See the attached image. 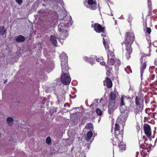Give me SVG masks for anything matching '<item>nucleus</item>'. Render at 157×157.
<instances>
[{
  "instance_id": "de8ad7c7",
  "label": "nucleus",
  "mask_w": 157,
  "mask_h": 157,
  "mask_svg": "<svg viewBox=\"0 0 157 157\" xmlns=\"http://www.w3.org/2000/svg\"><path fill=\"white\" fill-rule=\"evenodd\" d=\"M146 38L147 40H150V35H146Z\"/></svg>"
},
{
  "instance_id": "f03ea898",
  "label": "nucleus",
  "mask_w": 157,
  "mask_h": 157,
  "mask_svg": "<svg viewBox=\"0 0 157 157\" xmlns=\"http://www.w3.org/2000/svg\"><path fill=\"white\" fill-rule=\"evenodd\" d=\"M72 24L71 21L70 20V18L69 17L67 18V17H66L58 25V29L60 33H62V34L64 33H67V32L66 30H64L63 27H68L71 25Z\"/></svg>"
},
{
  "instance_id": "423d86ee",
  "label": "nucleus",
  "mask_w": 157,
  "mask_h": 157,
  "mask_svg": "<svg viewBox=\"0 0 157 157\" xmlns=\"http://www.w3.org/2000/svg\"><path fill=\"white\" fill-rule=\"evenodd\" d=\"M127 116L124 113L121 114L117 118L116 122L121 124L123 129L125 125L126 121L127 119Z\"/></svg>"
},
{
  "instance_id": "dca6fc26",
  "label": "nucleus",
  "mask_w": 157,
  "mask_h": 157,
  "mask_svg": "<svg viewBox=\"0 0 157 157\" xmlns=\"http://www.w3.org/2000/svg\"><path fill=\"white\" fill-rule=\"evenodd\" d=\"M95 57H85L83 58V59L86 62H88L91 65H93L95 63Z\"/></svg>"
},
{
  "instance_id": "49530a36",
  "label": "nucleus",
  "mask_w": 157,
  "mask_h": 157,
  "mask_svg": "<svg viewBox=\"0 0 157 157\" xmlns=\"http://www.w3.org/2000/svg\"><path fill=\"white\" fill-rule=\"evenodd\" d=\"M152 5H148V8L149 10H152Z\"/></svg>"
},
{
  "instance_id": "20e7f679",
  "label": "nucleus",
  "mask_w": 157,
  "mask_h": 157,
  "mask_svg": "<svg viewBox=\"0 0 157 157\" xmlns=\"http://www.w3.org/2000/svg\"><path fill=\"white\" fill-rule=\"evenodd\" d=\"M122 127L121 124L116 122L114 128V134L116 137H123L124 134V129L123 128L120 131V127Z\"/></svg>"
},
{
  "instance_id": "5701e85b",
  "label": "nucleus",
  "mask_w": 157,
  "mask_h": 157,
  "mask_svg": "<svg viewBox=\"0 0 157 157\" xmlns=\"http://www.w3.org/2000/svg\"><path fill=\"white\" fill-rule=\"evenodd\" d=\"M25 40V37L22 35H19L16 38V41L18 42H22Z\"/></svg>"
},
{
  "instance_id": "6e6d98bb",
  "label": "nucleus",
  "mask_w": 157,
  "mask_h": 157,
  "mask_svg": "<svg viewBox=\"0 0 157 157\" xmlns=\"http://www.w3.org/2000/svg\"><path fill=\"white\" fill-rule=\"evenodd\" d=\"M153 12L155 14H156L157 13V10H154L153 11Z\"/></svg>"
},
{
  "instance_id": "2f4dec72",
  "label": "nucleus",
  "mask_w": 157,
  "mask_h": 157,
  "mask_svg": "<svg viewBox=\"0 0 157 157\" xmlns=\"http://www.w3.org/2000/svg\"><path fill=\"white\" fill-rule=\"evenodd\" d=\"M125 71L128 74H129L130 73H132V70L130 66H127V67L125 68Z\"/></svg>"
},
{
  "instance_id": "ea45409f",
  "label": "nucleus",
  "mask_w": 157,
  "mask_h": 157,
  "mask_svg": "<svg viewBox=\"0 0 157 157\" xmlns=\"http://www.w3.org/2000/svg\"><path fill=\"white\" fill-rule=\"evenodd\" d=\"M87 119V117L86 116H84L82 119V123L84 124L85 123V121Z\"/></svg>"
},
{
  "instance_id": "4468645a",
  "label": "nucleus",
  "mask_w": 157,
  "mask_h": 157,
  "mask_svg": "<svg viewBox=\"0 0 157 157\" xmlns=\"http://www.w3.org/2000/svg\"><path fill=\"white\" fill-rule=\"evenodd\" d=\"M101 36H102L105 37L103 38V43L105 48H108V47H109V44L110 43V41L109 39L106 36V35L105 34H102Z\"/></svg>"
},
{
  "instance_id": "338daca9",
  "label": "nucleus",
  "mask_w": 157,
  "mask_h": 157,
  "mask_svg": "<svg viewBox=\"0 0 157 157\" xmlns=\"http://www.w3.org/2000/svg\"><path fill=\"white\" fill-rule=\"evenodd\" d=\"M69 131H68V135L69 134Z\"/></svg>"
},
{
  "instance_id": "4be33fe9",
  "label": "nucleus",
  "mask_w": 157,
  "mask_h": 157,
  "mask_svg": "<svg viewBox=\"0 0 157 157\" xmlns=\"http://www.w3.org/2000/svg\"><path fill=\"white\" fill-rule=\"evenodd\" d=\"M134 106V104L133 102L130 103L128 107L125 106L124 108V112L126 111L130 112L132 111Z\"/></svg>"
},
{
  "instance_id": "412c9836",
  "label": "nucleus",
  "mask_w": 157,
  "mask_h": 157,
  "mask_svg": "<svg viewBox=\"0 0 157 157\" xmlns=\"http://www.w3.org/2000/svg\"><path fill=\"white\" fill-rule=\"evenodd\" d=\"M112 143L113 145H116L117 143H118V144L120 142L123 141V138H113L112 139Z\"/></svg>"
},
{
  "instance_id": "f257e3e1",
  "label": "nucleus",
  "mask_w": 157,
  "mask_h": 157,
  "mask_svg": "<svg viewBox=\"0 0 157 157\" xmlns=\"http://www.w3.org/2000/svg\"><path fill=\"white\" fill-rule=\"evenodd\" d=\"M135 39V35L133 32L131 31L126 32L124 37V41L122 43H124L125 46V50L127 51L125 56L128 60L131 58V54L132 52L131 47Z\"/></svg>"
},
{
  "instance_id": "58836bf2",
  "label": "nucleus",
  "mask_w": 157,
  "mask_h": 157,
  "mask_svg": "<svg viewBox=\"0 0 157 157\" xmlns=\"http://www.w3.org/2000/svg\"><path fill=\"white\" fill-rule=\"evenodd\" d=\"M97 113L99 115H101L102 113V111L99 109L98 108L96 110Z\"/></svg>"
},
{
  "instance_id": "79ce46f5",
  "label": "nucleus",
  "mask_w": 157,
  "mask_h": 157,
  "mask_svg": "<svg viewBox=\"0 0 157 157\" xmlns=\"http://www.w3.org/2000/svg\"><path fill=\"white\" fill-rule=\"evenodd\" d=\"M136 128L137 132H139L141 129L140 125H137L136 126Z\"/></svg>"
},
{
  "instance_id": "393cba45",
  "label": "nucleus",
  "mask_w": 157,
  "mask_h": 157,
  "mask_svg": "<svg viewBox=\"0 0 157 157\" xmlns=\"http://www.w3.org/2000/svg\"><path fill=\"white\" fill-rule=\"evenodd\" d=\"M56 38H57L56 36L53 35H52L50 38V41L52 42V43L55 46H56L57 44Z\"/></svg>"
},
{
  "instance_id": "a878e982",
  "label": "nucleus",
  "mask_w": 157,
  "mask_h": 157,
  "mask_svg": "<svg viewBox=\"0 0 157 157\" xmlns=\"http://www.w3.org/2000/svg\"><path fill=\"white\" fill-rule=\"evenodd\" d=\"M105 68L107 72L106 74L109 77L111 74V71L112 70V67H110L108 65H106Z\"/></svg>"
},
{
  "instance_id": "680f3d73",
  "label": "nucleus",
  "mask_w": 157,
  "mask_h": 157,
  "mask_svg": "<svg viewBox=\"0 0 157 157\" xmlns=\"http://www.w3.org/2000/svg\"><path fill=\"white\" fill-rule=\"evenodd\" d=\"M13 141H14L15 143H16V139H15V140H14Z\"/></svg>"
},
{
  "instance_id": "8fccbe9b",
  "label": "nucleus",
  "mask_w": 157,
  "mask_h": 157,
  "mask_svg": "<svg viewBox=\"0 0 157 157\" xmlns=\"http://www.w3.org/2000/svg\"><path fill=\"white\" fill-rule=\"evenodd\" d=\"M148 43L149 44V47H150L151 45V40H147Z\"/></svg>"
},
{
  "instance_id": "bb28decb",
  "label": "nucleus",
  "mask_w": 157,
  "mask_h": 157,
  "mask_svg": "<svg viewBox=\"0 0 157 157\" xmlns=\"http://www.w3.org/2000/svg\"><path fill=\"white\" fill-rule=\"evenodd\" d=\"M13 119L11 117H8L7 119V123L10 126L13 125Z\"/></svg>"
},
{
  "instance_id": "7c9ffc66",
  "label": "nucleus",
  "mask_w": 157,
  "mask_h": 157,
  "mask_svg": "<svg viewBox=\"0 0 157 157\" xmlns=\"http://www.w3.org/2000/svg\"><path fill=\"white\" fill-rule=\"evenodd\" d=\"M142 141L143 140L141 141V140H139V144L141 143V144L140 145V147L144 149H147V151L149 152L150 149L148 150V149L144 145L141 143V142H142Z\"/></svg>"
},
{
  "instance_id": "f8f14e48",
  "label": "nucleus",
  "mask_w": 157,
  "mask_h": 157,
  "mask_svg": "<svg viewBox=\"0 0 157 157\" xmlns=\"http://www.w3.org/2000/svg\"><path fill=\"white\" fill-rule=\"evenodd\" d=\"M115 101H109V102L108 106V113L110 114L113 113L115 109Z\"/></svg>"
},
{
  "instance_id": "7ed1b4c3",
  "label": "nucleus",
  "mask_w": 157,
  "mask_h": 157,
  "mask_svg": "<svg viewBox=\"0 0 157 157\" xmlns=\"http://www.w3.org/2000/svg\"><path fill=\"white\" fill-rule=\"evenodd\" d=\"M149 56L150 55H149L144 54L141 56V57L140 58V61L141 64L140 73L142 78L143 74L147 67V63L148 61V59L147 58V57Z\"/></svg>"
},
{
  "instance_id": "3c124183",
  "label": "nucleus",
  "mask_w": 157,
  "mask_h": 157,
  "mask_svg": "<svg viewBox=\"0 0 157 157\" xmlns=\"http://www.w3.org/2000/svg\"><path fill=\"white\" fill-rule=\"evenodd\" d=\"M147 4H148V5H152L151 0H148Z\"/></svg>"
},
{
  "instance_id": "e433bc0d",
  "label": "nucleus",
  "mask_w": 157,
  "mask_h": 157,
  "mask_svg": "<svg viewBox=\"0 0 157 157\" xmlns=\"http://www.w3.org/2000/svg\"><path fill=\"white\" fill-rule=\"evenodd\" d=\"M145 112L149 115H151V109L149 108H147L145 110Z\"/></svg>"
},
{
  "instance_id": "cd10ccee",
  "label": "nucleus",
  "mask_w": 157,
  "mask_h": 157,
  "mask_svg": "<svg viewBox=\"0 0 157 157\" xmlns=\"http://www.w3.org/2000/svg\"><path fill=\"white\" fill-rule=\"evenodd\" d=\"M6 30L4 26H0V35H3L6 33Z\"/></svg>"
},
{
  "instance_id": "6ab92c4d",
  "label": "nucleus",
  "mask_w": 157,
  "mask_h": 157,
  "mask_svg": "<svg viewBox=\"0 0 157 157\" xmlns=\"http://www.w3.org/2000/svg\"><path fill=\"white\" fill-rule=\"evenodd\" d=\"M60 58L61 62H62V61L63 62H68V57L66 54L65 52H63L61 54Z\"/></svg>"
},
{
  "instance_id": "864d4df0",
  "label": "nucleus",
  "mask_w": 157,
  "mask_h": 157,
  "mask_svg": "<svg viewBox=\"0 0 157 157\" xmlns=\"http://www.w3.org/2000/svg\"><path fill=\"white\" fill-rule=\"evenodd\" d=\"M132 17L131 16H129V17H128V19H129V20H130V21L129 20L128 21L129 23L131 22V20L132 19Z\"/></svg>"
},
{
  "instance_id": "a211bd4d",
  "label": "nucleus",
  "mask_w": 157,
  "mask_h": 157,
  "mask_svg": "<svg viewBox=\"0 0 157 157\" xmlns=\"http://www.w3.org/2000/svg\"><path fill=\"white\" fill-rule=\"evenodd\" d=\"M105 82L106 84L105 85L104 83V85H106L108 88H110L112 87L113 86L112 82L109 78L107 77L106 78Z\"/></svg>"
},
{
  "instance_id": "052dcab7",
  "label": "nucleus",
  "mask_w": 157,
  "mask_h": 157,
  "mask_svg": "<svg viewBox=\"0 0 157 157\" xmlns=\"http://www.w3.org/2000/svg\"><path fill=\"white\" fill-rule=\"evenodd\" d=\"M127 98L128 99H130L131 98L130 97H127Z\"/></svg>"
},
{
  "instance_id": "1a4fd4ad",
  "label": "nucleus",
  "mask_w": 157,
  "mask_h": 157,
  "mask_svg": "<svg viewBox=\"0 0 157 157\" xmlns=\"http://www.w3.org/2000/svg\"><path fill=\"white\" fill-rule=\"evenodd\" d=\"M144 132L145 135L148 137H149L151 135V127L147 124H145L143 126Z\"/></svg>"
},
{
  "instance_id": "4d7b16f0",
  "label": "nucleus",
  "mask_w": 157,
  "mask_h": 157,
  "mask_svg": "<svg viewBox=\"0 0 157 157\" xmlns=\"http://www.w3.org/2000/svg\"><path fill=\"white\" fill-rule=\"evenodd\" d=\"M143 139L144 140V143H145V141L146 140V138H143Z\"/></svg>"
},
{
  "instance_id": "9b49d317",
  "label": "nucleus",
  "mask_w": 157,
  "mask_h": 157,
  "mask_svg": "<svg viewBox=\"0 0 157 157\" xmlns=\"http://www.w3.org/2000/svg\"><path fill=\"white\" fill-rule=\"evenodd\" d=\"M144 99L142 97L136 96L135 98V105H140L144 106Z\"/></svg>"
},
{
  "instance_id": "4c0bfd02",
  "label": "nucleus",
  "mask_w": 157,
  "mask_h": 157,
  "mask_svg": "<svg viewBox=\"0 0 157 157\" xmlns=\"http://www.w3.org/2000/svg\"><path fill=\"white\" fill-rule=\"evenodd\" d=\"M93 135V132L91 131L87 132V137H91Z\"/></svg>"
},
{
  "instance_id": "b1692460",
  "label": "nucleus",
  "mask_w": 157,
  "mask_h": 157,
  "mask_svg": "<svg viewBox=\"0 0 157 157\" xmlns=\"http://www.w3.org/2000/svg\"><path fill=\"white\" fill-rule=\"evenodd\" d=\"M116 98V94L113 92H111L110 95V98L109 99V101H115V100Z\"/></svg>"
},
{
  "instance_id": "72a5a7b5",
  "label": "nucleus",
  "mask_w": 157,
  "mask_h": 157,
  "mask_svg": "<svg viewBox=\"0 0 157 157\" xmlns=\"http://www.w3.org/2000/svg\"><path fill=\"white\" fill-rule=\"evenodd\" d=\"M108 63H109V61L110 62V64H110L111 65H114V64L115 63V60L114 59H113V58H111L110 59V60L109 59V61L108 60Z\"/></svg>"
},
{
  "instance_id": "473e14b6",
  "label": "nucleus",
  "mask_w": 157,
  "mask_h": 157,
  "mask_svg": "<svg viewBox=\"0 0 157 157\" xmlns=\"http://www.w3.org/2000/svg\"><path fill=\"white\" fill-rule=\"evenodd\" d=\"M145 29L144 30L146 33H148V34H151V29L149 27H146L145 28Z\"/></svg>"
},
{
  "instance_id": "774afa93",
  "label": "nucleus",
  "mask_w": 157,
  "mask_h": 157,
  "mask_svg": "<svg viewBox=\"0 0 157 157\" xmlns=\"http://www.w3.org/2000/svg\"><path fill=\"white\" fill-rule=\"evenodd\" d=\"M157 140V139H156V140H155V142Z\"/></svg>"
},
{
  "instance_id": "603ef678",
  "label": "nucleus",
  "mask_w": 157,
  "mask_h": 157,
  "mask_svg": "<svg viewBox=\"0 0 157 157\" xmlns=\"http://www.w3.org/2000/svg\"><path fill=\"white\" fill-rule=\"evenodd\" d=\"M154 64L155 66H157V59H155Z\"/></svg>"
},
{
  "instance_id": "09e8293b",
  "label": "nucleus",
  "mask_w": 157,
  "mask_h": 157,
  "mask_svg": "<svg viewBox=\"0 0 157 157\" xmlns=\"http://www.w3.org/2000/svg\"><path fill=\"white\" fill-rule=\"evenodd\" d=\"M100 64L102 65H105V63L104 61H102L100 62Z\"/></svg>"
},
{
  "instance_id": "c03bdc74",
  "label": "nucleus",
  "mask_w": 157,
  "mask_h": 157,
  "mask_svg": "<svg viewBox=\"0 0 157 157\" xmlns=\"http://www.w3.org/2000/svg\"><path fill=\"white\" fill-rule=\"evenodd\" d=\"M156 114V113L155 112L151 113V115L150 116L152 117L154 119H156L157 118V117H156V118L155 117V115Z\"/></svg>"
},
{
  "instance_id": "69168bd1",
  "label": "nucleus",
  "mask_w": 157,
  "mask_h": 157,
  "mask_svg": "<svg viewBox=\"0 0 157 157\" xmlns=\"http://www.w3.org/2000/svg\"><path fill=\"white\" fill-rule=\"evenodd\" d=\"M82 138H81V140H82Z\"/></svg>"
},
{
  "instance_id": "0eeeda50",
  "label": "nucleus",
  "mask_w": 157,
  "mask_h": 157,
  "mask_svg": "<svg viewBox=\"0 0 157 157\" xmlns=\"http://www.w3.org/2000/svg\"><path fill=\"white\" fill-rule=\"evenodd\" d=\"M71 81V78L70 75L67 73H62L61 76V82L65 85H69Z\"/></svg>"
},
{
  "instance_id": "a18cd8bd",
  "label": "nucleus",
  "mask_w": 157,
  "mask_h": 157,
  "mask_svg": "<svg viewBox=\"0 0 157 157\" xmlns=\"http://www.w3.org/2000/svg\"><path fill=\"white\" fill-rule=\"evenodd\" d=\"M143 25L144 27H147V20H145L144 23L143 24Z\"/></svg>"
},
{
  "instance_id": "a19ab883",
  "label": "nucleus",
  "mask_w": 157,
  "mask_h": 157,
  "mask_svg": "<svg viewBox=\"0 0 157 157\" xmlns=\"http://www.w3.org/2000/svg\"><path fill=\"white\" fill-rule=\"evenodd\" d=\"M51 138H47L46 142L48 144H49L51 143Z\"/></svg>"
},
{
  "instance_id": "13d9d810",
  "label": "nucleus",
  "mask_w": 157,
  "mask_h": 157,
  "mask_svg": "<svg viewBox=\"0 0 157 157\" xmlns=\"http://www.w3.org/2000/svg\"><path fill=\"white\" fill-rule=\"evenodd\" d=\"M156 19H157V16L155 17L154 18V19L155 20H156Z\"/></svg>"
},
{
  "instance_id": "c756f323",
  "label": "nucleus",
  "mask_w": 157,
  "mask_h": 157,
  "mask_svg": "<svg viewBox=\"0 0 157 157\" xmlns=\"http://www.w3.org/2000/svg\"><path fill=\"white\" fill-rule=\"evenodd\" d=\"M94 139V138H85L84 140L85 142H86V144L87 145H90V144L93 141Z\"/></svg>"
},
{
  "instance_id": "e2e57ef3",
  "label": "nucleus",
  "mask_w": 157,
  "mask_h": 157,
  "mask_svg": "<svg viewBox=\"0 0 157 157\" xmlns=\"http://www.w3.org/2000/svg\"><path fill=\"white\" fill-rule=\"evenodd\" d=\"M154 109H151V110H152V111H153Z\"/></svg>"
},
{
  "instance_id": "f3484780",
  "label": "nucleus",
  "mask_w": 157,
  "mask_h": 157,
  "mask_svg": "<svg viewBox=\"0 0 157 157\" xmlns=\"http://www.w3.org/2000/svg\"><path fill=\"white\" fill-rule=\"evenodd\" d=\"M143 106L140 105H135V109L134 110L135 113L136 114L139 113L140 112H141L144 109Z\"/></svg>"
},
{
  "instance_id": "9d476101",
  "label": "nucleus",
  "mask_w": 157,
  "mask_h": 157,
  "mask_svg": "<svg viewBox=\"0 0 157 157\" xmlns=\"http://www.w3.org/2000/svg\"><path fill=\"white\" fill-rule=\"evenodd\" d=\"M126 96L123 95L122 96L121 99L120 103L119 109L121 113H124V108L125 107V104L124 102V99L126 98Z\"/></svg>"
},
{
  "instance_id": "6e6552de",
  "label": "nucleus",
  "mask_w": 157,
  "mask_h": 157,
  "mask_svg": "<svg viewBox=\"0 0 157 157\" xmlns=\"http://www.w3.org/2000/svg\"><path fill=\"white\" fill-rule=\"evenodd\" d=\"M88 5L86 7L92 10H95L97 8V4L95 0H86Z\"/></svg>"
},
{
  "instance_id": "39448f33",
  "label": "nucleus",
  "mask_w": 157,
  "mask_h": 157,
  "mask_svg": "<svg viewBox=\"0 0 157 157\" xmlns=\"http://www.w3.org/2000/svg\"><path fill=\"white\" fill-rule=\"evenodd\" d=\"M91 27L94 28V30L97 33H102L103 34L105 33V27H102L101 25L97 23L93 24L91 25Z\"/></svg>"
},
{
  "instance_id": "c85d7f7f",
  "label": "nucleus",
  "mask_w": 157,
  "mask_h": 157,
  "mask_svg": "<svg viewBox=\"0 0 157 157\" xmlns=\"http://www.w3.org/2000/svg\"><path fill=\"white\" fill-rule=\"evenodd\" d=\"M85 128L87 129L92 130L93 129V125L91 123H88L86 124Z\"/></svg>"
},
{
  "instance_id": "f704fd0d",
  "label": "nucleus",
  "mask_w": 157,
  "mask_h": 157,
  "mask_svg": "<svg viewBox=\"0 0 157 157\" xmlns=\"http://www.w3.org/2000/svg\"><path fill=\"white\" fill-rule=\"evenodd\" d=\"M155 77V75L153 74H150L149 76V78L148 79V80L149 82H150L151 80H153Z\"/></svg>"
},
{
  "instance_id": "ddd939ff",
  "label": "nucleus",
  "mask_w": 157,
  "mask_h": 157,
  "mask_svg": "<svg viewBox=\"0 0 157 157\" xmlns=\"http://www.w3.org/2000/svg\"><path fill=\"white\" fill-rule=\"evenodd\" d=\"M68 62L62 61L61 62V67H62V73L63 74L68 72L69 67H68Z\"/></svg>"
},
{
  "instance_id": "c9c22d12",
  "label": "nucleus",
  "mask_w": 157,
  "mask_h": 157,
  "mask_svg": "<svg viewBox=\"0 0 157 157\" xmlns=\"http://www.w3.org/2000/svg\"><path fill=\"white\" fill-rule=\"evenodd\" d=\"M94 57H95V59H96V61L97 62H100L101 61L104 60L102 57H99V58H97V56H95Z\"/></svg>"
},
{
  "instance_id": "5fc2aeb1",
  "label": "nucleus",
  "mask_w": 157,
  "mask_h": 157,
  "mask_svg": "<svg viewBox=\"0 0 157 157\" xmlns=\"http://www.w3.org/2000/svg\"><path fill=\"white\" fill-rule=\"evenodd\" d=\"M152 10H149L148 12V15L149 16H151L152 15Z\"/></svg>"
},
{
  "instance_id": "0e129e2a",
  "label": "nucleus",
  "mask_w": 157,
  "mask_h": 157,
  "mask_svg": "<svg viewBox=\"0 0 157 157\" xmlns=\"http://www.w3.org/2000/svg\"><path fill=\"white\" fill-rule=\"evenodd\" d=\"M155 136V133H154V137Z\"/></svg>"
},
{
  "instance_id": "aec40b11",
  "label": "nucleus",
  "mask_w": 157,
  "mask_h": 157,
  "mask_svg": "<svg viewBox=\"0 0 157 157\" xmlns=\"http://www.w3.org/2000/svg\"><path fill=\"white\" fill-rule=\"evenodd\" d=\"M118 146L119 148V150L121 152L124 151L126 149V145L123 143V141L119 144Z\"/></svg>"
},
{
  "instance_id": "2eb2a0df",
  "label": "nucleus",
  "mask_w": 157,
  "mask_h": 157,
  "mask_svg": "<svg viewBox=\"0 0 157 157\" xmlns=\"http://www.w3.org/2000/svg\"><path fill=\"white\" fill-rule=\"evenodd\" d=\"M105 49L107 51V53L108 56V61H109V56L112 57H113L114 56V50L112 46L110 47H108V48H105Z\"/></svg>"
},
{
  "instance_id": "bf43d9fd",
  "label": "nucleus",
  "mask_w": 157,
  "mask_h": 157,
  "mask_svg": "<svg viewBox=\"0 0 157 157\" xmlns=\"http://www.w3.org/2000/svg\"><path fill=\"white\" fill-rule=\"evenodd\" d=\"M69 140V138H67V139H66V140H65L66 141H67Z\"/></svg>"
},
{
  "instance_id": "37998d69",
  "label": "nucleus",
  "mask_w": 157,
  "mask_h": 157,
  "mask_svg": "<svg viewBox=\"0 0 157 157\" xmlns=\"http://www.w3.org/2000/svg\"><path fill=\"white\" fill-rule=\"evenodd\" d=\"M16 2L19 5H21L22 2V0H15Z\"/></svg>"
}]
</instances>
